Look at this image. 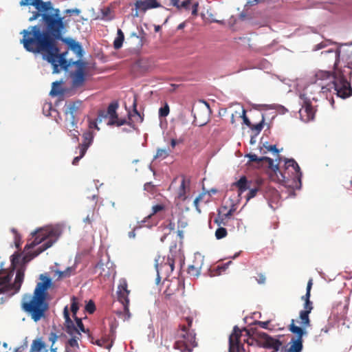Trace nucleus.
Segmentation results:
<instances>
[{
  "instance_id": "6e6552de",
  "label": "nucleus",
  "mask_w": 352,
  "mask_h": 352,
  "mask_svg": "<svg viewBox=\"0 0 352 352\" xmlns=\"http://www.w3.org/2000/svg\"><path fill=\"white\" fill-rule=\"evenodd\" d=\"M13 276V272H8L7 270H0V294L4 293L9 289H14V293H17L21 287L24 279V271L18 270L16 274L14 282L10 284V281Z\"/></svg>"
},
{
  "instance_id": "7c9ffc66",
  "label": "nucleus",
  "mask_w": 352,
  "mask_h": 352,
  "mask_svg": "<svg viewBox=\"0 0 352 352\" xmlns=\"http://www.w3.org/2000/svg\"><path fill=\"white\" fill-rule=\"evenodd\" d=\"M109 338H103L102 339H98L94 341V339L92 338L91 342L97 344L98 346H103L109 349L112 346L113 341V339H111V342L109 343Z\"/></svg>"
},
{
  "instance_id": "6ab92c4d",
  "label": "nucleus",
  "mask_w": 352,
  "mask_h": 352,
  "mask_svg": "<svg viewBox=\"0 0 352 352\" xmlns=\"http://www.w3.org/2000/svg\"><path fill=\"white\" fill-rule=\"evenodd\" d=\"M241 331L238 327L235 326L232 333L229 338V352H240L242 345L240 343Z\"/></svg>"
},
{
  "instance_id": "b1692460",
  "label": "nucleus",
  "mask_w": 352,
  "mask_h": 352,
  "mask_svg": "<svg viewBox=\"0 0 352 352\" xmlns=\"http://www.w3.org/2000/svg\"><path fill=\"white\" fill-rule=\"evenodd\" d=\"M246 157L249 158L250 162H256L258 164H261L263 162H265L267 163V166L269 168V170H272V168L274 167V160L268 157H258L255 154H248L246 155Z\"/></svg>"
},
{
  "instance_id": "13d9d810",
  "label": "nucleus",
  "mask_w": 352,
  "mask_h": 352,
  "mask_svg": "<svg viewBox=\"0 0 352 352\" xmlns=\"http://www.w3.org/2000/svg\"><path fill=\"white\" fill-rule=\"evenodd\" d=\"M326 46H327L326 41L321 42L320 43L316 45L314 47V50H318L322 49V48L325 47Z\"/></svg>"
},
{
  "instance_id": "0e129e2a",
  "label": "nucleus",
  "mask_w": 352,
  "mask_h": 352,
  "mask_svg": "<svg viewBox=\"0 0 352 352\" xmlns=\"http://www.w3.org/2000/svg\"><path fill=\"white\" fill-rule=\"evenodd\" d=\"M232 215V210H229L227 213L223 214V216L229 221L230 217Z\"/></svg>"
},
{
  "instance_id": "9d476101",
  "label": "nucleus",
  "mask_w": 352,
  "mask_h": 352,
  "mask_svg": "<svg viewBox=\"0 0 352 352\" xmlns=\"http://www.w3.org/2000/svg\"><path fill=\"white\" fill-rule=\"evenodd\" d=\"M295 320L292 319L289 325V330L296 336L291 338L288 345L289 347L285 352H301L303 349V336L307 334V331L302 328L296 325Z\"/></svg>"
},
{
  "instance_id": "2f4dec72",
  "label": "nucleus",
  "mask_w": 352,
  "mask_h": 352,
  "mask_svg": "<svg viewBox=\"0 0 352 352\" xmlns=\"http://www.w3.org/2000/svg\"><path fill=\"white\" fill-rule=\"evenodd\" d=\"M61 82L59 81H55L52 83V89L50 91V95L58 96L63 95L64 90L60 87Z\"/></svg>"
},
{
  "instance_id": "5fc2aeb1",
  "label": "nucleus",
  "mask_w": 352,
  "mask_h": 352,
  "mask_svg": "<svg viewBox=\"0 0 352 352\" xmlns=\"http://www.w3.org/2000/svg\"><path fill=\"white\" fill-rule=\"evenodd\" d=\"M265 279H266V278H265V276L264 274H259L258 275V278H256V280H257L258 283L263 284L265 282Z\"/></svg>"
},
{
  "instance_id": "ddd939ff",
  "label": "nucleus",
  "mask_w": 352,
  "mask_h": 352,
  "mask_svg": "<svg viewBox=\"0 0 352 352\" xmlns=\"http://www.w3.org/2000/svg\"><path fill=\"white\" fill-rule=\"evenodd\" d=\"M131 291L128 288V283L125 278H121L119 280L117 290L118 299L122 303L124 311L126 315L125 319H129L131 316L129 312V295Z\"/></svg>"
},
{
  "instance_id": "e2e57ef3",
  "label": "nucleus",
  "mask_w": 352,
  "mask_h": 352,
  "mask_svg": "<svg viewBox=\"0 0 352 352\" xmlns=\"http://www.w3.org/2000/svg\"><path fill=\"white\" fill-rule=\"evenodd\" d=\"M92 217H90L89 215H87L83 220V221L85 223H88V224H91V222H92Z\"/></svg>"
},
{
  "instance_id": "a18cd8bd",
  "label": "nucleus",
  "mask_w": 352,
  "mask_h": 352,
  "mask_svg": "<svg viewBox=\"0 0 352 352\" xmlns=\"http://www.w3.org/2000/svg\"><path fill=\"white\" fill-rule=\"evenodd\" d=\"M258 191V188H254L250 189L247 195V200L248 201L250 199L254 198L256 195Z\"/></svg>"
},
{
  "instance_id": "de8ad7c7",
  "label": "nucleus",
  "mask_w": 352,
  "mask_h": 352,
  "mask_svg": "<svg viewBox=\"0 0 352 352\" xmlns=\"http://www.w3.org/2000/svg\"><path fill=\"white\" fill-rule=\"evenodd\" d=\"M99 122L98 121V118L96 120H89V130L91 131V129H95L98 131L100 130V128L98 126L97 123Z\"/></svg>"
},
{
  "instance_id": "37998d69",
  "label": "nucleus",
  "mask_w": 352,
  "mask_h": 352,
  "mask_svg": "<svg viewBox=\"0 0 352 352\" xmlns=\"http://www.w3.org/2000/svg\"><path fill=\"white\" fill-rule=\"evenodd\" d=\"M86 311L89 314H93L96 310V306L92 300H90L85 306Z\"/></svg>"
},
{
  "instance_id": "72a5a7b5",
  "label": "nucleus",
  "mask_w": 352,
  "mask_h": 352,
  "mask_svg": "<svg viewBox=\"0 0 352 352\" xmlns=\"http://www.w3.org/2000/svg\"><path fill=\"white\" fill-rule=\"evenodd\" d=\"M333 74L327 71H319L316 74V78L317 80H325L329 78H332Z\"/></svg>"
},
{
  "instance_id": "3c124183",
  "label": "nucleus",
  "mask_w": 352,
  "mask_h": 352,
  "mask_svg": "<svg viewBox=\"0 0 352 352\" xmlns=\"http://www.w3.org/2000/svg\"><path fill=\"white\" fill-rule=\"evenodd\" d=\"M277 0H254L252 1H248V4H249L251 6H253V5H255L258 3H261V2H267L268 3V2H275Z\"/></svg>"
},
{
  "instance_id": "09e8293b",
  "label": "nucleus",
  "mask_w": 352,
  "mask_h": 352,
  "mask_svg": "<svg viewBox=\"0 0 352 352\" xmlns=\"http://www.w3.org/2000/svg\"><path fill=\"white\" fill-rule=\"evenodd\" d=\"M264 146L267 149V151H270V152H272L278 155L279 151L276 148V145H267V146L264 145Z\"/></svg>"
},
{
  "instance_id": "338daca9",
  "label": "nucleus",
  "mask_w": 352,
  "mask_h": 352,
  "mask_svg": "<svg viewBox=\"0 0 352 352\" xmlns=\"http://www.w3.org/2000/svg\"><path fill=\"white\" fill-rule=\"evenodd\" d=\"M65 352H78V351H76V349L69 348L65 346Z\"/></svg>"
},
{
  "instance_id": "7ed1b4c3",
  "label": "nucleus",
  "mask_w": 352,
  "mask_h": 352,
  "mask_svg": "<svg viewBox=\"0 0 352 352\" xmlns=\"http://www.w3.org/2000/svg\"><path fill=\"white\" fill-rule=\"evenodd\" d=\"M322 54L327 56L331 55V59L334 60V72L333 74V81L329 85V90L333 89L338 96L346 98L352 95V88L349 79L352 78V62L347 61L343 65L339 66V58L340 51L339 50H329L322 52Z\"/></svg>"
},
{
  "instance_id": "412c9836",
  "label": "nucleus",
  "mask_w": 352,
  "mask_h": 352,
  "mask_svg": "<svg viewBox=\"0 0 352 352\" xmlns=\"http://www.w3.org/2000/svg\"><path fill=\"white\" fill-rule=\"evenodd\" d=\"M135 6L136 10L146 12L149 9L160 8L161 5L157 0H137Z\"/></svg>"
},
{
  "instance_id": "69168bd1",
  "label": "nucleus",
  "mask_w": 352,
  "mask_h": 352,
  "mask_svg": "<svg viewBox=\"0 0 352 352\" xmlns=\"http://www.w3.org/2000/svg\"><path fill=\"white\" fill-rule=\"evenodd\" d=\"M201 196H199L197 197L195 200H194V205L196 208L197 210H199V208H198V204H199V201L201 200Z\"/></svg>"
},
{
  "instance_id": "1a4fd4ad",
  "label": "nucleus",
  "mask_w": 352,
  "mask_h": 352,
  "mask_svg": "<svg viewBox=\"0 0 352 352\" xmlns=\"http://www.w3.org/2000/svg\"><path fill=\"white\" fill-rule=\"evenodd\" d=\"M313 285L312 279H309L307 285L305 295L301 297L302 300L305 302L303 305V309L299 313V319L301 328L305 329L307 327H310L311 320L309 319V314L314 309L313 302L310 300L311 289Z\"/></svg>"
},
{
  "instance_id": "58836bf2",
  "label": "nucleus",
  "mask_w": 352,
  "mask_h": 352,
  "mask_svg": "<svg viewBox=\"0 0 352 352\" xmlns=\"http://www.w3.org/2000/svg\"><path fill=\"white\" fill-rule=\"evenodd\" d=\"M117 328V323L116 320H113L110 322L109 324V336L111 338L110 339H115L116 337V329Z\"/></svg>"
},
{
  "instance_id": "6e6d98bb",
  "label": "nucleus",
  "mask_w": 352,
  "mask_h": 352,
  "mask_svg": "<svg viewBox=\"0 0 352 352\" xmlns=\"http://www.w3.org/2000/svg\"><path fill=\"white\" fill-rule=\"evenodd\" d=\"M57 339H58V336L56 333H50L49 340H50V341L52 342V344H53V346H54V343L56 342Z\"/></svg>"
},
{
  "instance_id": "c85d7f7f",
  "label": "nucleus",
  "mask_w": 352,
  "mask_h": 352,
  "mask_svg": "<svg viewBox=\"0 0 352 352\" xmlns=\"http://www.w3.org/2000/svg\"><path fill=\"white\" fill-rule=\"evenodd\" d=\"M165 206L163 204H157L152 207V212L146 216L143 220L141 221V223H147L148 221L157 212L164 210Z\"/></svg>"
},
{
  "instance_id": "4be33fe9",
  "label": "nucleus",
  "mask_w": 352,
  "mask_h": 352,
  "mask_svg": "<svg viewBox=\"0 0 352 352\" xmlns=\"http://www.w3.org/2000/svg\"><path fill=\"white\" fill-rule=\"evenodd\" d=\"M180 287V282L178 279H175L174 280L168 281V284L166 285V288L164 292L165 298L166 300H170L171 296L175 294L177 291L179 290Z\"/></svg>"
},
{
  "instance_id": "c03bdc74",
  "label": "nucleus",
  "mask_w": 352,
  "mask_h": 352,
  "mask_svg": "<svg viewBox=\"0 0 352 352\" xmlns=\"http://www.w3.org/2000/svg\"><path fill=\"white\" fill-rule=\"evenodd\" d=\"M72 269L71 267H67V270L64 271L58 272L59 278H65L68 277L71 275V272Z\"/></svg>"
},
{
  "instance_id": "052dcab7",
  "label": "nucleus",
  "mask_w": 352,
  "mask_h": 352,
  "mask_svg": "<svg viewBox=\"0 0 352 352\" xmlns=\"http://www.w3.org/2000/svg\"><path fill=\"white\" fill-rule=\"evenodd\" d=\"M166 228L170 230V231H173L175 228V223L173 222L172 221H169L168 225L166 226Z\"/></svg>"
},
{
  "instance_id": "dca6fc26",
  "label": "nucleus",
  "mask_w": 352,
  "mask_h": 352,
  "mask_svg": "<svg viewBox=\"0 0 352 352\" xmlns=\"http://www.w3.org/2000/svg\"><path fill=\"white\" fill-rule=\"evenodd\" d=\"M94 133L88 130L82 134V142L78 145L79 155L74 157L72 162L73 165H77L79 160L85 155L88 148L94 141Z\"/></svg>"
},
{
  "instance_id": "a211bd4d",
  "label": "nucleus",
  "mask_w": 352,
  "mask_h": 352,
  "mask_svg": "<svg viewBox=\"0 0 352 352\" xmlns=\"http://www.w3.org/2000/svg\"><path fill=\"white\" fill-rule=\"evenodd\" d=\"M172 4L177 9L190 10L192 6V15L196 16L198 14L199 2L195 0H170Z\"/></svg>"
},
{
  "instance_id": "2eb2a0df",
  "label": "nucleus",
  "mask_w": 352,
  "mask_h": 352,
  "mask_svg": "<svg viewBox=\"0 0 352 352\" xmlns=\"http://www.w3.org/2000/svg\"><path fill=\"white\" fill-rule=\"evenodd\" d=\"M81 107L82 102L80 100L70 102L66 105L65 113L67 116H69V120L70 122L71 127L70 131L72 130H74V128L76 127V116L80 113Z\"/></svg>"
},
{
  "instance_id": "0eeeda50",
  "label": "nucleus",
  "mask_w": 352,
  "mask_h": 352,
  "mask_svg": "<svg viewBox=\"0 0 352 352\" xmlns=\"http://www.w3.org/2000/svg\"><path fill=\"white\" fill-rule=\"evenodd\" d=\"M187 326L181 324L178 331L174 348L181 352H192L193 348L197 346L195 333L189 331L192 325V319L190 317L186 318Z\"/></svg>"
},
{
  "instance_id": "c756f323",
  "label": "nucleus",
  "mask_w": 352,
  "mask_h": 352,
  "mask_svg": "<svg viewBox=\"0 0 352 352\" xmlns=\"http://www.w3.org/2000/svg\"><path fill=\"white\" fill-rule=\"evenodd\" d=\"M201 265L195 262L194 264L190 265L188 267V273L194 277L199 276L201 271Z\"/></svg>"
},
{
  "instance_id": "a878e982",
  "label": "nucleus",
  "mask_w": 352,
  "mask_h": 352,
  "mask_svg": "<svg viewBox=\"0 0 352 352\" xmlns=\"http://www.w3.org/2000/svg\"><path fill=\"white\" fill-rule=\"evenodd\" d=\"M45 347L46 344L41 338L35 339L32 342L30 352H41L43 350V352H48Z\"/></svg>"
},
{
  "instance_id": "4468645a",
  "label": "nucleus",
  "mask_w": 352,
  "mask_h": 352,
  "mask_svg": "<svg viewBox=\"0 0 352 352\" xmlns=\"http://www.w3.org/2000/svg\"><path fill=\"white\" fill-rule=\"evenodd\" d=\"M63 315L65 320V326L67 333L70 334L71 336H73L74 333H77L78 336H81L80 331L84 333L89 332L88 329H85L82 322V320L76 316H75L74 318L77 325V327H76V325L74 324V323L69 317V313L67 307H65L64 308Z\"/></svg>"
},
{
  "instance_id": "20e7f679",
  "label": "nucleus",
  "mask_w": 352,
  "mask_h": 352,
  "mask_svg": "<svg viewBox=\"0 0 352 352\" xmlns=\"http://www.w3.org/2000/svg\"><path fill=\"white\" fill-rule=\"evenodd\" d=\"M33 240L28 242L25 249L29 250L41 244L34 252L27 253L23 258L24 263H28L41 253L50 248L57 240V231L53 229H39L33 233Z\"/></svg>"
},
{
  "instance_id": "f257e3e1",
  "label": "nucleus",
  "mask_w": 352,
  "mask_h": 352,
  "mask_svg": "<svg viewBox=\"0 0 352 352\" xmlns=\"http://www.w3.org/2000/svg\"><path fill=\"white\" fill-rule=\"evenodd\" d=\"M30 6L44 12L42 14L43 25L30 26L22 30L21 43L26 51L42 54L43 59L52 65L54 73H58L60 69H67L70 63L66 60L65 53H60L57 43L62 40L66 28L59 9L53 8L51 1L43 0H34Z\"/></svg>"
},
{
  "instance_id": "423d86ee",
  "label": "nucleus",
  "mask_w": 352,
  "mask_h": 352,
  "mask_svg": "<svg viewBox=\"0 0 352 352\" xmlns=\"http://www.w3.org/2000/svg\"><path fill=\"white\" fill-rule=\"evenodd\" d=\"M67 43L70 50L73 51L79 58L73 62V65L75 66L76 69L74 71L70 72V76L72 79V86L76 88L80 87L83 85L86 80L87 63L80 59L82 56L83 50L78 42L73 39H69L67 41Z\"/></svg>"
},
{
  "instance_id": "9b49d317",
  "label": "nucleus",
  "mask_w": 352,
  "mask_h": 352,
  "mask_svg": "<svg viewBox=\"0 0 352 352\" xmlns=\"http://www.w3.org/2000/svg\"><path fill=\"white\" fill-rule=\"evenodd\" d=\"M155 267L157 271L156 281L158 284L161 279V275L167 278L170 275L175 268V260L173 256H168L167 258L158 256L155 258Z\"/></svg>"
},
{
  "instance_id": "8fccbe9b",
  "label": "nucleus",
  "mask_w": 352,
  "mask_h": 352,
  "mask_svg": "<svg viewBox=\"0 0 352 352\" xmlns=\"http://www.w3.org/2000/svg\"><path fill=\"white\" fill-rule=\"evenodd\" d=\"M144 189L148 192H153L155 189V186L152 182H146L144 186Z\"/></svg>"
},
{
  "instance_id": "39448f33",
  "label": "nucleus",
  "mask_w": 352,
  "mask_h": 352,
  "mask_svg": "<svg viewBox=\"0 0 352 352\" xmlns=\"http://www.w3.org/2000/svg\"><path fill=\"white\" fill-rule=\"evenodd\" d=\"M284 166V171H282L278 165L274 164L272 170H268L270 180L285 186H291L289 182L292 180L300 186L302 173L298 163L294 159H286Z\"/></svg>"
},
{
  "instance_id": "473e14b6",
  "label": "nucleus",
  "mask_w": 352,
  "mask_h": 352,
  "mask_svg": "<svg viewBox=\"0 0 352 352\" xmlns=\"http://www.w3.org/2000/svg\"><path fill=\"white\" fill-rule=\"evenodd\" d=\"M80 336H72V338H70L66 343L65 346L69 348L76 349V351H79V345L78 343V340L80 339Z\"/></svg>"
},
{
  "instance_id": "680f3d73",
  "label": "nucleus",
  "mask_w": 352,
  "mask_h": 352,
  "mask_svg": "<svg viewBox=\"0 0 352 352\" xmlns=\"http://www.w3.org/2000/svg\"><path fill=\"white\" fill-rule=\"evenodd\" d=\"M270 322L269 321H265V322H263V321H258V324L263 328V329H267V327H268V324H269Z\"/></svg>"
},
{
  "instance_id": "5701e85b",
  "label": "nucleus",
  "mask_w": 352,
  "mask_h": 352,
  "mask_svg": "<svg viewBox=\"0 0 352 352\" xmlns=\"http://www.w3.org/2000/svg\"><path fill=\"white\" fill-rule=\"evenodd\" d=\"M134 110L133 113H129V118L126 124L129 125L132 129H135V123L142 122L143 121V118L141 116L140 113L136 109V102L135 101L133 103Z\"/></svg>"
},
{
  "instance_id": "393cba45",
  "label": "nucleus",
  "mask_w": 352,
  "mask_h": 352,
  "mask_svg": "<svg viewBox=\"0 0 352 352\" xmlns=\"http://www.w3.org/2000/svg\"><path fill=\"white\" fill-rule=\"evenodd\" d=\"M189 186V181L186 179V177H183L181 181V184L177 190V197L181 201H184L186 199V190Z\"/></svg>"
},
{
  "instance_id": "603ef678",
  "label": "nucleus",
  "mask_w": 352,
  "mask_h": 352,
  "mask_svg": "<svg viewBox=\"0 0 352 352\" xmlns=\"http://www.w3.org/2000/svg\"><path fill=\"white\" fill-rule=\"evenodd\" d=\"M242 117H243V122L248 126H252V123L250 121V120L246 117L245 116V110H243V115H242Z\"/></svg>"
},
{
  "instance_id": "bb28decb",
  "label": "nucleus",
  "mask_w": 352,
  "mask_h": 352,
  "mask_svg": "<svg viewBox=\"0 0 352 352\" xmlns=\"http://www.w3.org/2000/svg\"><path fill=\"white\" fill-rule=\"evenodd\" d=\"M233 186H236L238 188L239 195H241L243 192L248 189V179L246 177H241L239 180L232 184Z\"/></svg>"
},
{
  "instance_id": "ea45409f",
  "label": "nucleus",
  "mask_w": 352,
  "mask_h": 352,
  "mask_svg": "<svg viewBox=\"0 0 352 352\" xmlns=\"http://www.w3.org/2000/svg\"><path fill=\"white\" fill-rule=\"evenodd\" d=\"M228 234L227 230L223 227H219L215 231V236L217 239L225 238Z\"/></svg>"
},
{
  "instance_id": "f3484780",
  "label": "nucleus",
  "mask_w": 352,
  "mask_h": 352,
  "mask_svg": "<svg viewBox=\"0 0 352 352\" xmlns=\"http://www.w3.org/2000/svg\"><path fill=\"white\" fill-rule=\"evenodd\" d=\"M316 109L312 106L311 102L305 98L303 100L302 108L299 110L301 120L305 122L313 120L315 118Z\"/></svg>"
},
{
  "instance_id": "aec40b11",
  "label": "nucleus",
  "mask_w": 352,
  "mask_h": 352,
  "mask_svg": "<svg viewBox=\"0 0 352 352\" xmlns=\"http://www.w3.org/2000/svg\"><path fill=\"white\" fill-rule=\"evenodd\" d=\"M261 338L263 340V344L265 348L274 349L278 351L283 346V343L278 339L272 338L265 333L261 334Z\"/></svg>"
},
{
  "instance_id": "a19ab883",
  "label": "nucleus",
  "mask_w": 352,
  "mask_h": 352,
  "mask_svg": "<svg viewBox=\"0 0 352 352\" xmlns=\"http://www.w3.org/2000/svg\"><path fill=\"white\" fill-rule=\"evenodd\" d=\"M228 220H227L223 215H221L219 214L218 217H216L214 220V222L217 224L219 227H221V226H228Z\"/></svg>"
},
{
  "instance_id": "f8f14e48",
  "label": "nucleus",
  "mask_w": 352,
  "mask_h": 352,
  "mask_svg": "<svg viewBox=\"0 0 352 352\" xmlns=\"http://www.w3.org/2000/svg\"><path fill=\"white\" fill-rule=\"evenodd\" d=\"M118 105L117 103H111L107 110H100L98 114V121L101 122L103 119L109 118L108 125H116L118 126L126 124V119L118 118L116 109Z\"/></svg>"
},
{
  "instance_id": "e433bc0d",
  "label": "nucleus",
  "mask_w": 352,
  "mask_h": 352,
  "mask_svg": "<svg viewBox=\"0 0 352 352\" xmlns=\"http://www.w3.org/2000/svg\"><path fill=\"white\" fill-rule=\"evenodd\" d=\"M139 226L135 227L133 230L129 232L128 236L131 239H134L135 237V230L138 228L146 226L148 228H150L153 226V223H148L147 224H145L146 223H141V221L138 222Z\"/></svg>"
},
{
  "instance_id": "bf43d9fd",
  "label": "nucleus",
  "mask_w": 352,
  "mask_h": 352,
  "mask_svg": "<svg viewBox=\"0 0 352 352\" xmlns=\"http://www.w3.org/2000/svg\"><path fill=\"white\" fill-rule=\"evenodd\" d=\"M34 0H21L19 2V5L21 6H30L31 1H33Z\"/></svg>"
},
{
  "instance_id": "c9c22d12",
  "label": "nucleus",
  "mask_w": 352,
  "mask_h": 352,
  "mask_svg": "<svg viewBox=\"0 0 352 352\" xmlns=\"http://www.w3.org/2000/svg\"><path fill=\"white\" fill-rule=\"evenodd\" d=\"M71 311L73 314V316L75 318V316H76V313L79 309L78 298L75 296H73L71 299Z\"/></svg>"
},
{
  "instance_id": "79ce46f5",
  "label": "nucleus",
  "mask_w": 352,
  "mask_h": 352,
  "mask_svg": "<svg viewBox=\"0 0 352 352\" xmlns=\"http://www.w3.org/2000/svg\"><path fill=\"white\" fill-rule=\"evenodd\" d=\"M170 111L169 106L167 103L163 107L160 108L159 109V116L160 117H166Z\"/></svg>"
},
{
  "instance_id": "f03ea898",
  "label": "nucleus",
  "mask_w": 352,
  "mask_h": 352,
  "mask_svg": "<svg viewBox=\"0 0 352 352\" xmlns=\"http://www.w3.org/2000/svg\"><path fill=\"white\" fill-rule=\"evenodd\" d=\"M41 282L37 283L33 294H25L21 302L22 309L28 314L34 322L45 317L49 309L47 301V289L52 286V279L45 274H41Z\"/></svg>"
},
{
  "instance_id": "774afa93",
  "label": "nucleus",
  "mask_w": 352,
  "mask_h": 352,
  "mask_svg": "<svg viewBox=\"0 0 352 352\" xmlns=\"http://www.w3.org/2000/svg\"><path fill=\"white\" fill-rule=\"evenodd\" d=\"M330 330V327L329 326H325L324 327L321 329V332H324V333H327Z\"/></svg>"
},
{
  "instance_id": "cd10ccee",
  "label": "nucleus",
  "mask_w": 352,
  "mask_h": 352,
  "mask_svg": "<svg viewBox=\"0 0 352 352\" xmlns=\"http://www.w3.org/2000/svg\"><path fill=\"white\" fill-rule=\"evenodd\" d=\"M124 40V33L120 29H118V32H117V36L113 41L114 49L119 50L120 48H121L122 46Z\"/></svg>"
},
{
  "instance_id": "4c0bfd02",
  "label": "nucleus",
  "mask_w": 352,
  "mask_h": 352,
  "mask_svg": "<svg viewBox=\"0 0 352 352\" xmlns=\"http://www.w3.org/2000/svg\"><path fill=\"white\" fill-rule=\"evenodd\" d=\"M170 151L166 148H158L155 155V158L165 159L168 156Z\"/></svg>"
},
{
  "instance_id": "864d4df0",
  "label": "nucleus",
  "mask_w": 352,
  "mask_h": 352,
  "mask_svg": "<svg viewBox=\"0 0 352 352\" xmlns=\"http://www.w3.org/2000/svg\"><path fill=\"white\" fill-rule=\"evenodd\" d=\"M19 255H12L11 258L12 265L14 266L15 265H16L19 263Z\"/></svg>"
},
{
  "instance_id": "f704fd0d",
  "label": "nucleus",
  "mask_w": 352,
  "mask_h": 352,
  "mask_svg": "<svg viewBox=\"0 0 352 352\" xmlns=\"http://www.w3.org/2000/svg\"><path fill=\"white\" fill-rule=\"evenodd\" d=\"M264 122H265V118L263 116H262V119H261V122L256 124H252V126H250V128L252 129V131H255L256 134H258L263 128Z\"/></svg>"
},
{
  "instance_id": "49530a36",
  "label": "nucleus",
  "mask_w": 352,
  "mask_h": 352,
  "mask_svg": "<svg viewBox=\"0 0 352 352\" xmlns=\"http://www.w3.org/2000/svg\"><path fill=\"white\" fill-rule=\"evenodd\" d=\"M41 11H38V10L33 12L32 15L29 18V21L32 22V21L36 20L40 16L42 17V14L41 13Z\"/></svg>"
},
{
  "instance_id": "4d7b16f0",
  "label": "nucleus",
  "mask_w": 352,
  "mask_h": 352,
  "mask_svg": "<svg viewBox=\"0 0 352 352\" xmlns=\"http://www.w3.org/2000/svg\"><path fill=\"white\" fill-rule=\"evenodd\" d=\"M67 14L78 15L80 10L78 9H69L65 11Z\"/></svg>"
}]
</instances>
